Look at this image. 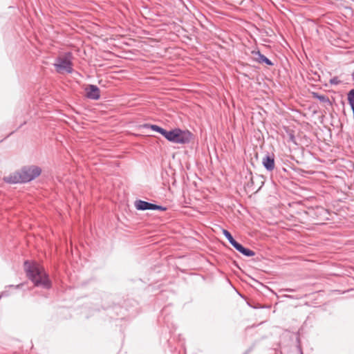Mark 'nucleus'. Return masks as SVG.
Here are the masks:
<instances>
[{
	"label": "nucleus",
	"mask_w": 354,
	"mask_h": 354,
	"mask_svg": "<svg viewBox=\"0 0 354 354\" xmlns=\"http://www.w3.org/2000/svg\"><path fill=\"white\" fill-rule=\"evenodd\" d=\"M286 297H289V298H292V297L290 295H286Z\"/></svg>",
	"instance_id": "aec40b11"
},
{
	"label": "nucleus",
	"mask_w": 354,
	"mask_h": 354,
	"mask_svg": "<svg viewBox=\"0 0 354 354\" xmlns=\"http://www.w3.org/2000/svg\"><path fill=\"white\" fill-rule=\"evenodd\" d=\"M73 54L71 52H67L62 57L56 58L55 62L53 64L56 71L59 73L64 72L72 73L73 71Z\"/></svg>",
	"instance_id": "20e7f679"
},
{
	"label": "nucleus",
	"mask_w": 354,
	"mask_h": 354,
	"mask_svg": "<svg viewBox=\"0 0 354 354\" xmlns=\"http://www.w3.org/2000/svg\"><path fill=\"white\" fill-rule=\"evenodd\" d=\"M254 348V344L251 345L243 354H249L251 353Z\"/></svg>",
	"instance_id": "dca6fc26"
},
{
	"label": "nucleus",
	"mask_w": 354,
	"mask_h": 354,
	"mask_svg": "<svg viewBox=\"0 0 354 354\" xmlns=\"http://www.w3.org/2000/svg\"><path fill=\"white\" fill-rule=\"evenodd\" d=\"M253 183H254V182H253V178H252V176H250V181L248 183V185H249L250 184L253 185Z\"/></svg>",
	"instance_id": "a211bd4d"
},
{
	"label": "nucleus",
	"mask_w": 354,
	"mask_h": 354,
	"mask_svg": "<svg viewBox=\"0 0 354 354\" xmlns=\"http://www.w3.org/2000/svg\"><path fill=\"white\" fill-rule=\"evenodd\" d=\"M316 212L319 215L322 216L323 219H328V216L329 214L328 212L323 208V207H317L316 209Z\"/></svg>",
	"instance_id": "ddd939ff"
},
{
	"label": "nucleus",
	"mask_w": 354,
	"mask_h": 354,
	"mask_svg": "<svg viewBox=\"0 0 354 354\" xmlns=\"http://www.w3.org/2000/svg\"><path fill=\"white\" fill-rule=\"evenodd\" d=\"M41 173V169L39 166L26 165L9 176H5L3 180L9 184L26 183L35 180L40 176Z\"/></svg>",
	"instance_id": "f257e3e1"
},
{
	"label": "nucleus",
	"mask_w": 354,
	"mask_h": 354,
	"mask_svg": "<svg viewBox=\"0 0 354 354\" xmlns=\"http://www.w3.org/2000/svg\"><path fill=\"white\" fill-rule=\"evenodd\" d=\"M353 78H354V71H353Z\"/></svg>",
	"instance_id": "412c9836"
},
{
	"label": "nucleus",
	"mask_w": 354,
	"mask_h": 354,
	"mask_svg": "<svg viewBox=\"0 0 354 354\" xmlns=\"http://www.w3.org/2000/svg\"><path fill=\"white\" fill-rule=\"evenodd\" d=\"M134 206L136 209L140 211H145V210H158V211H165L167 207H163L162 205L151 203L142 200H136L134 202Z\"/></svg>",
	"instance_id": "39448f33"
},
{
	"label": "nucleus",
	"mask_w": 354,
	"mask_h": 354,
	"mask_svg": "<svg viewBox=\"0 0 354 354\" xmlns=\"http://www.w3.org/2000/svg\"><path fill=\"white\" fill-rule=\"evenodd\" d=\"M253 54H255L257 57H255V60L259 63H264L268 66H273V62L266 57L264 55L261 54L260 51L252 52Z\"/></svg>",
	"instance_id": "1a4fd4ad"
},
{
	"label": "nucleus",
	"mask_w": 354,
	"mask_h": 354,
	"mask_svg": "<svg viewBox=\"0 0 354 354\" xmlns=\"http://www.w3.org/2000/svg\"><path fill=\"white\" fill-rule=\"evenodd\" d=\"M237 251L241 253L243 255L251 257L255 255V252L249 248L243 247L241 243L236 241L234 245H232Z\"/></svg>",
	"instance_id": "6e6552de"
},
{
	"label": "nucleus",
	"mask_w": 354,
	"mask_h": 354,
	"mask_svg": "<svg viewBox=\"0 0 354 354\" xmlns=\"http://www.w3.org/2000/svg\"><path fill=\"white\" fill-rule=\"evenodd\" d=\"M168 141L177 144H188L192 137L189 131H183L180 129H174L166 131L164 136Z\"/></svg>",
	"instance_id": "7ed1b4c3"
},
{
	"label": "nucleus",
	"mask_w": 354,
	"mask_h": 354,
	"mask_svg": "<svg viewBox=\"0 0 354 354\" xmlns=\"http://www.w3.org/2000/svg\"><path fill=\"white\" fill-rule=\"evenodd\" d=\"M86 97L91 100H99L100 97V91L99 88L93 84H89L86 88Z\"/></svg>",
	"instance_id": "423d86ee"
},
{
	"label": "nucleus",
	"mask_w": 354,
	"mask_h": 354,
	"mask_svg": "<svg viewBox=\"0 0 354 354\" xmlns=\"http://www.w3.org/2000/svg\"><path fill=\"white\" fill-rule=\"evenodd\" d=\"M146 127L150 128L151 130L160 133L162 136H165L167 130L156 124H146Z\"/></svg>",
	"instance_id": "9b49d317"
},
{
	"label": "nucleus",
	"mask_w": 354,
	"mask_h": 354,
	"mask_svg": "<svg viewBox=\"0 0 354 354\" xmlns=\"http://www.w3.org/2000/svg\"><path fill=\"white\" fill-rule=\"evenodd\" d=\"M262 164L266 169L272 171L274 169V154H267L262 159Z\"/></svg>",
	"instance_id": "0eeeda50"
},
{
	"label": "nucleus",
	"mask_w": 354,
	"mask_h": 354,
	"mask_svg": "<svg viewBox=\"0 0 354 354\" xmlns=\"http://www.w3.org/2000/svg\"><path fill=\"white\" fill-rule=\"evenodd\" d=\"M21 286H22V284H21H21H19V285L16 286V288H20Z\"/></svg>",
	"instance_id": "6ab92c4d"
},
{
	"label": "nucleus",
	"mask_w": 354,
	"mask_h": 354,
	"mask_svg": "<svg viewBox=\"0 0 354 354\" xmlns=\"http://www.w3.org/2000/svg\"><path fill=\"white\" fill-rule=\"evenodd\" d=\"M223 234L232 245H234V243H236V241L233 238L230 232L227 230L223 229Z\"/></svg>",
	"instance_id": "f8f14e48"
},
{
	"label": "nucleus",
	"mask_w": 354,
	"mask_h": 354,
	"mask_svg": "<svg viewBox=\"0 0 354 354\" xmlns=\"http://www.w3.org/2000/svg\"><path fill=\"white\" fill-rule=\"evenodd\" d=\"M341 82V81L338 79L337 77H334L330 80V84L337 85Z\"/></svg>",
	"instance_id": "2eb2a0df"
},
{
	"label": "nucleus",
	"mask_w": 354,
	"mask_h": 354,
	"mask_svg": "<svg viewBox=\"0 0 354 354\" xmlns=\"http://www.w3.org/2000/svg\"><path fill=\"white\" fill-rule=\"evenodd\" d=\"M312 95L314 98L317 99L321 102L327 103L328 104H330V100L328 96H326L325 95H320L318 93H315V92H313L312 93Z\"/></svg>",
	"instance_id": "9d476101"
},
{
	"label": "nucleus",
	"mask_w": 354,
	"mask_h": 354,
	"mask_svg": "<svg viewBox=\"0 0 354 354\" xmlns=\"http://www.w3.org/2000/svg\"><path fill=\"white\" fill-rule=\"evenodd\" d=\"M283 291L285 292H294L295 290L293 289H290V288H286V289H284Z\"/></svg>",
	"instance_id": "f3484780"
},
{
	"label": "nucleus",
	"mask_w": 354,
	"mask_h": 354,
	"mask_svg": "<svg viewBox=\"0 0 354 354\" xmlns=\"http://www.w3.org/2000/svg\"><path fill=\"white\" fill-rule=\"evenodd\" d=\"M348 101L351 108L354 107V89L351 90L348 93Z\"/></svg>",
	"instance_id": "4468645a"
},
{
	"label": "nucleus",
	"mask_w": 354,
	"mask_h": 354,
	"mask_svg": "<svg viewBox=\"0 0 354 354\" xmlns=\"http://www.w3.org/2000/svg\"><path fill=\"white\" fill-rule=\"evenodd\" d=\"M24 270L28 279L32 281L37 287H41L44 289L51 288V281L44 269L37 263H30L28 261L24 262Z\"/></svg>",
	"instance_id": "f03ea898"
}]
</instances>
